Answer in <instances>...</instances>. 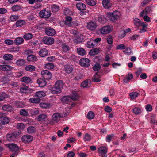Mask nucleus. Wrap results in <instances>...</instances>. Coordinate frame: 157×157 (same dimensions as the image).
<instances>
[{
	"mask_svg": "<svg viewBox=\"0 0 157 157\" xmlns=\"http://www.w3.org/2000/svg\"><path fill=\"white\" fill-rule=\"evenodd\" d=\"M3 57L4 59L7 61L12 60L13 58V56L12 55L9 54H5L3 56Z\"/></svg>",
	"mask_w": 157,
	"mask_h": 157,
	"instance_id": "35",
	"label": "nucleus"
},
{
	"mask_svg": "<svg viewBox=\"0 0 157 157\" xmlns=\"http://www.w3.org/2000/svg\"><path fill=\"white\" fill-rule=\"evenodd\" d=\"M62 102L67 104L69 103L71 101V98L69 96H64L61 99Z\"/></svg>",
	"mask_w": 157,
	"mask_h": 157,
	"instance_id": "24",
	"label": "nucleus"
},
{
	"mask_svg": "<svg viewBox=\"0 0 157 157\" xmlns=\"http://www.w3.org/2000/svg\"><path fill=\"white\" fill-rule=\"evenodd\" d=\"M91 83V81L89 79H87L82 82L81 86L84 88L89 87L90 86Z\"/></svg>",
	"mask_w": 157,
	"mask_h": 157,
	"instance_id": "20",
	"label": "nucleus"
},
{
	"mask_svg": "<svg viewBox=\"0 0 157 157\" xmlns=\"http://www.w3.org/2000/svg\"><path fill=\"white\" fill-rule=\"evenodd\" d=\"M46 95L45 93L43 91H38L36 92L35 94V97L41 98L44 97Z\"/></svg>",
	"mask_w": 157,
	"mask_h": 157,
	"instance_id": "36",
	"label": "nucleus"
},
{
	"mask_svg": "<svg viewBox=\"0 0 157 157\" xmlns=\"http://www.w3.org/2000/svg\"><path fill=\"white\" fill-rule=\"evenodd\" d=\"M28 132L29 134H33L36 133V130L35 128L33 126H29L27 129Z\"/></svg>",
	"mask_w": 157,
	"mask_h": 157,
	"instance_id": "38",
	"label": "nucleus"
},
{
	"mask_svg": "<svg viewBox=\"0 0 157 157\" xmlns=\"http://www.w3.org/2000/svg\"><path fill=\"white\" fill-rule=\"evenodd\" d=\"M76 6L78 9L79 10H85L86 8V5L82 2L77 3Z\"/></svg>",
	"mask_w": 157,
	"mask_h": 157,
	"instance_id": "18",
	"label": "nucleus"
},
{
	"mask_svg": "<svg viewBox=\"0 0 157 157\" xmlns=\"http://www.w3.org/2000/svg\"><path fill=\"white\" fill-rule=\"evenodd\" d=\"M124 53L128 55H130L131 52L132 51L131 49L129 48H127L125 49L124 51Z\"/></svg>",
	"mask_w": 157,
	"mask_h": 157,
	"instance_id": "61",
	"label": "nucleus"
},
{
	"mask_svg": "<svg viewBox=\"0 0 157 157\" xmlns=\"http://www.w3.org/2000/svg\"><path fill=\"white\" fill-rule=\"evenodd\" d=\"M33 138L29 135H25L23 136L21 139L23 142L25 143H29L32 141Z\"/></svg>",
	"mask_w": 157,
	"mask_h": 157,
	"instance_id": "13",
	"label": "nucleus"
},
{
	"mask_svg": "<svg viewBox=\"0 0 157 157\" xmlns=\"http://www.w3.org/2000/svg\"><path fill=\"white\" fill-rule=\"evenodd\" d=\"M64 70L66 73L70 74L72 72L73 68L71 65H66L64 66Z\"/></svg>",
	"mask_w": 157,
	"mask_h": 157,
	"instance_id": "23",
	"label": "nucleus"
},
{
	"mask_svg": "<svg viewBox=\"0 0 157 157\" xmlns=\"http://www.w3.org/2000/svg\"><path fill=\"white\" fill-rule=\"evenodd\" d=\"M20 114L23 116H27L29 115L28 112L25 109H22L20 111Z\"/></svg>",
	"mask_w": 157,
	"mask_h": 157,
	"instance_id": "50",
	"label": "nucleus"
},
{
	"mask_svg": "<svg viewBox=\"0 0 157 157\" xmlns=\"http://www.w3.org/2000/svg\"><path fill=\"white\" fill-rule=\"evenodd\" d=\"M92 80L94 82H98V72H96L95 74L93 75Z\"/></svg>",
	"mask_w": 157,
	"mask_h": 157,
	"instance_id": "49",
	"label": "nucleus"
},
{
	"mask_svg": "<svg viewBox=\"0 0 157 157\" xmlns=\"http://www.w3.org/2000/svg\"><path fill=\"white\" fill-rule=\"evenodd\" d=\"M61 115L58 113L53 114L52 116V120L50 121V123H57L59 120Z\"/></svg>",
	"mask_w": 157,
	"mask_h": 157,
	"instance_id": "5",
	"label": "nucleus"
},
{
	"mask_svg": "<svg viewBox=\"0 0 157 157\" xmlns=\"http://www.w3.org/2000/svg\"><path fill=\"white\" fill-rule=\"evenodd\" d=\"M16 63L18 65L22 66L25 64V61L22 59H19L16 61Z\"/></svg>",
	"mask_w": 157,
	"mask_h": 157,
	"instance_id": "45",
	"label": "nucleus"
},
{
	"mask_svg": "<svg viewBox=\"0 0 157 157\" xmlns=\"http://www.w3.org/2000/svg\"><path fill=\"white\" fill-rule=\"evenodd\" d=\"M125 48V45L124 44H120L117 45L116 47V49L118 50H122Z\"/></svg>",
	"mask_w": 157,
	"mask_h": 157,
	"instance_id": "63",
	"label": "nucleus"
},
{
	"mask_svg": "<svg viewBox=\"0 0 157 157\" xmlns=\"http://www.w3.org/2000/svg\"><path fill=\"white\" fill-rule=\"evenodd\" d=\"M71 98V100L74 101L77 100L78 99L79 96L78 94L75 91L73 92L72 94L70 97Z\"/></svg>",
	"mask_w": 157,
	"mask_h": 157,
	"instance_id": "29",
	"label": "nucleus"
},
{
	"mask_svg": "<svg viewBox=\"0 0 157 157\" xmlns=\"http://www.w3.org/2000/svg\"><path fill=\"white\" fill-rule=\"evenodd\" d=\"M21 8V6L20 5H14L11 7V9L13 11L16 12L20 10Z\"/></svg>",
	"mask_w": 157,
	"mask_h": 157,
	"instance_id": "42",
	"label": "nucleus"
},
{
	"mask_svg": "<svg viewBox=\"0 0 157 157\" xmlns=\"http://www.w3.org/2000/svg\"><path fill=\"white\" fill-rule=\"evenodd\" d=\"M7 94L5 93H2L0 94V99L1 101L4 100L7 97Z\"/></svg>",
	"mask_w": 157,
	"mask_h": 157,
	"instance_id": "59",
	"label": "nucleus"
},
{
	"mask_svg": "<svg viewBox=\"0 0 157 157\" xmlns=\"http://www.w3.org/2000/svg\"><path fill=\"white\" fill-rule=\"evenodd\" d=\"M77 51L79 55L82 56L85 55L86 53L85 50L82 48H77Z\"/></svg>",
	"mask_w": 157,
	"mask_h": 157,
	"instance_id": "32",
	"label": "nucleus"
},
{
	"mask_svg": "<svg viewBox=\"0 0 157 157\" xmlns=\"http://www.w3.org/2000/svg\"><path fill=\"white\" fill-rule=\"evenodd\" d=\"M102 3L103 7L105 9H109L111 7L112 4L110 0H103Z\"/></svg>",
	"mask_w": 157,
	"mask_h": 157,
	"instance_id": "21",
	"label": "nucleus"
},
{
	"mask_svg": "<svg viewBox=\"0 0 157 157\" xmlns=\"http://www.w3.org/2000/svg\"><path fill=\"white\" fill-rule=\"evenodd\" d=\"M107 148L105 146L99 147V155L101 157H107Z\"/></svg>",
	"mask_w": 157,
	"mask_h": 157,
	"instance_id": "4",
	"label": "nucleus"
},
{
	"mask_svg": "<svg viewBox=\"0 0 157 157\" xmlns=\"http://www.w3.org/2000/svg\"><path fill=\"white\" fill-rule=\"evenodd\" d=\"M62 46L63 52H67L69 50L70 48V47L68 45H66L64 44H62Z\"/></svg>",
	"mask_w": 157,
	"mask_h": 157,
	"instance_id": "47",
	"label": "nucleus"
},
{
	"mask_svg": "<svg viewBox=\"0 0 157 157\" xmlns=\"http://www.w3.org/2000/svg\"><path fill=\"white\" fill-rule=\"evenodd\" d=\"M47 118V116L44 114L39 115L37 117V120L39 122L44 121Z\"/></svg>",
	"mask_w": 157,
	"mask_h": 157,
	"instance_id": "34",
	"label": "nucleus"
},
{
	"mask_svg": "<svg viewBox=\"0 0 157 157\" xmlns=\"http://www.w3.org/2000/svg\"><path fill=\"white\" fill-rule=\"evenodd\" d=\"M83 76V74L82 73H78L77 74L76 76L75 77V78L76 80H78L81 79Z\"/></svg>",
	"mask_w": 157,
	"mask_h": 157,
	"instance_id": "62",
	"label": "nucleus"
},
{
	"mask_svg": "<svg viewBox=\"0 0 157 157\" xmlns=\"http://www.w3.org/2000/svg\"><path fill=\"white\" fill-rule=\"evenodd\" d=\"M55 86H56V87L59 88H60V89H61V88L63 87V86L62 81L60 80L57 81L55 83Z\"/></svg>",
	"mask_w": 157,
	"mask_h": 157,
	"instance_id": "41",
	"label": "nucleus"
},
{
	"mask_svg": "<svg viewBox=\"0 0 157 157\" xmlns=\"http://www.w3.org/2000/svg\"><path fill=\"white\" fill-rule=\"evenodd\" d=\"M25 24V21L24 20H19L16 21L15 23L17 27L22 26Z\"/></svg>",
	"mask_w": 157,
	"mask_h": 157,
	"instance_id": "26",
	"label": "nucleus"
},
{
	"mask_svg": "<svg viewBox=\"0 0 157 157\" xmlns=\"http://www.w3.org/2000/svg\"><path fill=\"white\" fill-rule=\"evenodd\" d=\"M50 88L51 92L53 94H58L61 92L60 88L56 87L55 85L51 87Z\"/></svg>",
	"mask_w": 157,
	"mask_h": 157,
	"instance_id": "15",
	"label": "nucleus"
},
{
	"mask_svg": "<svg viewBox=\"0 0 157 157\" xmlns=\"http://www.w3.org/2000/svg\"><path fill=\"white\" fill-rule=\"evenodd\" d=\"M89 54L91 56H94L98 54V49L93 48L90 50L89 52Z\"/></svg>",
	"mask_w": 157,
	"mask_h": 157,
	"instance_id": "40",
	"label": "nucleus"
},
{
	"mask_svg": "<svg viewBox=\"0 0 157 157\" xmlns=\"http://www.w3.org/2000/svg\"><path fill=\"white\" fill-rule=\"evenodd\" d=\"M29 101L31 103L37 104L40 101V99L38 98H32L29 99Z\"/></svg>",
	"mask_w": 157,
	"mask_h": 157,
	"instance_id": "37",
	"label": "nucleus"
},
{
	"mask_svg": "<svg viewBox=\"0 0 157 157\" xmlns=\"http://www.w3.org/2000/svg\"><path fill=\"white\" fill-rule=\"evenodd\" d=\"M99 21L103 24L106 22V19L103 16L100 15L99 16Z\"/></svg>",
	"mask_w": 157,
	"mask_h": 157,
	"instance_id": "51",
	"label": "nucleus"
},
{
	"mask_svg": "<svg viewBox=\"0 0 157 157\" xmlns=\"http://www.w3.org/2000/svg\"><path fill=\"white\" fill-rule=\"evenodd\" d=\"M30 112L31 114L33 115H36L38 114L39 113V110L36 109H31L30 111Z\"/></svg>",
	"mask_w": 157,
	"mask_h": 157,
	"instance_id": "64",
	"label": "nucleus"
},
{
	"mask_svg": "<svg viewBox=\"0 0 157 157\" xmlns=\"http://www.w3.org/2000/svg\"><path fill=\"white\" fill-rule=\"evenodd\" d=\"M48 54V51L46 49L44 48L40 50L39 52V56L41 57H44L47 56Z\"/></svg>",
	"mask_w": 157,
	"mask_h": 157,
	"instance_id": "19",
	"label": "nucleus"
},
{
	"mask_svg": "<svg viewBox=\"0 0 157 157\" xmlns=\"http://www.w3.org/2000/svg\"><path fill=\"white\" fill-rule=\"evenodd\" d=\"M28 87L27 86H23L20 88V90L21 93H25L26 91L28 90Z\"/></svg>",
	"mask_w": 157,
	"mask_h": 157,
	"instance_id": "56",
	"label": "nucleus"
},
{
	"mask_svg": "<svg viewBox=\"0 0 157 157\" xmlns=\"http://www.w3.org/2000/svg\"><path fill=\"white\" fill-rule=\"evenodd\" d=\"M80 65L84 67H87L90 64V60L86 58L81 59L79 61Z\"/></svg>",
	"mask_w": 157,
	"mask_h": 157,
	"instance_id": "7",
	"label": "nucleus"
},
{
	"mask_svg": "<svg viewBox=\"0 0 157 157\" xmlns=\"http://www.w3.org/2000/svg\"><path fill=\"white\" fill-rule=\"evenodd\" d=\"M140 23L141 21L140 20L137 18H135L134 20V23L135 25L136 26H140Z\"/></svg>",
	"mask_w": 157,
	"mask_h": 157,
	"instance_id": "57",
	"label": "nucleus"
},
{
	"mask_svg": "<svg viewBox=\"0 0 157 157\" xmlns=\"http://www.w3.org/2000/svg\"><path fill=\"white\" fill-rule=\"evenodd\" d=\"M46 34L49 36H53L56 34L55 29L51 27H47L45 29Z\"/></svg>",
	"mask_w": 157,
	"mask_h": 157,
	"instance_id": "8",
	"label": "nucleus"
},
{
	"mask_svg": "<svg viewBox=\"0 0 157 157\" xmlns=\"http://www.w3.org/2000/svg\"><path fill=\"white\" fill-rule=\"evenodd\" d=\"M21 131H16L8 133L6 136L7 140L9 141H14L20 137Z\"/></svg>",
	"mask_w": 157,
	"mask_h": 157,
	"instance_id": "1",
	"label": "nucleus"
},
{
	"mask_svg": "<svg viewBox=\"0 0 157 157\" xmlns=\"http://www.w3.org/2000/svg\"><path fill=\"white\" fill-rule=\"evenodd\" d=\"M25 127V125L22 123H18L17 125V128L18 129L23 130Z\"/></svg>",
	"mask_w": 157,
	"mask_h": 157,
	"instance_id": "58",
	"label": "nucleus"
},
{
	"mask_svg": "<svg viewBox=\"0 0 157 157\" xmlns=\"http://www.w3.org/2000/svg\"><path fill=\"white\" fill-rule=\"evenodd\" d=\"M10 121L9 119L7 117H0V124L5 125L8 124Z\"/></svg>",
	"mask_w": 157,
	"mask_h": 157,
	"instance_id": "17",
	"label": "nucleus"
},
{
	"mask_svg": "<svg viewBox=\"0 0 157 157\" xmlns=\"http://www.w3.org/2000/svg\"><path fill=\"white\" fill-rule=\"evenodd\" d=\"M41 74L43 78L46 80L50 79L52 76L50 72L47 70H43L41 72Z\"/></svg>",
	"mask_w": 157,
	"mask_h": 157,
	"instance_id": "6",
	"label": "nucleus"
},
{
	"mask_svg": "<svg viewBox=\"0 0 157 157\" xmlns=\"http://www.w3.org/2000/svg\"><path fill=\"white\" fill-rule=\"evenodd\" d=\"M40 106L43 108L47 109L51 107V105L48 103H42L40 104Z\"/></svg>",
	"mask_w": 157,
	"mask_h": 157,
	"instance_id": "44",
	"label": "nucleus"
},
{
	"mask_svg": "<svg viewBox=\"0 0 157 157\" xmlns=\"http://www.w3.org/2000/svg\"><path fill=\"white\" fill-rule=\"evenodd\" d=\"M94 62L96 63L93 67V69L95 71H98V63H97L98 61V57L96 56L94 59Z\"/></svg>",
	"mask_w": 157,
	"mask_h": 157,
	"instance_id": "33",
	"label": "nucleus"
},
{
	"mask_svg": "<svg viewBox=\"0 0 157 157\" xmlns=\"http://www.w3.org/2000/svg\"><path fill=\"white\" fill-rule=\"evenodd\" d=\"M33 36L31 33H25L23 36L24 38L26 40H29L31 39Z\"/></svg>",
	"mask_w": 157,
	"mask_h": 157,
	"instance_id": "48",
	"label": "nucleus"
},
{
	"mask_svg": "<svg viewBox=\"0 0 157 157\" xmlns=\"http://www.w3.org/2000/svg\"><path fill=\"white\" fill-rule=\"evenodd\" d=\"M45 67L48 69H52L54 67V65L52 63H48L46 64Z\"/></svg>",
	"mask_w": 157,
	"mask_h": 157,
	"instance_id": "55",
	"label": "nucleus"
},
{
	"mask_svg": "<svg viewBox=\"0 0 157 157\" xmlns=\"http://www.w3.org/2000/svg\"><path fill=\"white\" fill-rule=\"evenodd\" d=\"M37 82L39 84L40 86L43 87L46 85L47 82L45 80V79H43L41 78H40L37 80Z\"/></svg>",
	"mask_w": 157,
	"mask_h": 157,
	"instance_id": "22",
	"label": "nucleus"
},
{
	"mask_svg": "<svg viewBox=\"0 0 157 157\" xmlns=\"http://www.w3.org/2000/svg\"><path fill=\"white\" fill-rule=\"evenodd\" d=\"M25 70L29 71H33L35 69V67L33 65H29L26 66L25 67Z\"/></svg>",
	"mask_w": 157,
	"mask_h": 157,
	"instance_id": "43",
	"label": "nucleus"
},
{
	"mask_svg": "<svg viewBox=\"0 0 157 157\" xmlns=\"http://www.w3.org/2000/svg\"><path fill=\"white\" fill-rule=\"evenodd\" d=\"M112 30V28L109 25L105 26L101 29V32L102 34H106L109 33Z\"/></svg>",
	"mask_w": 157,
	"mask_h": 157,
	"instance_id": "9",
	"label": "nucleus"
},
{
	"mask_svg": "<svg viewBox=\"0 0 157 157\" xmlns=\"http://www.w3.org/2000/svg\"><path fill=\"white\" fill-rule=\"evenodd\" d=\"M43 42L45 44L51 45L54 42V39L50 37H45L43 39Z\"/></svg>",
	"mask_w": 157,
	"mask_h": 157,
	"instance_id": "10",
	"label": "nucleus"
},
{
	"mask_svg": "<svg viewBox=\"0 0 157 157\" xmlns=\"http://www.w3.org/2000/svg\"><path fill=\"white\" fill-rule=\"evenodd\" d=\"M133 78V75L131 73H128V76H126V77L124 79V81L125 83H127L131 80Z\"/></svg>",
	"mask_w": 157,
	"mask_h": 157,
	"instance_id": "27",
	"label": "nucleus"
},
{
	"mask_svg": "<svg viewBox=\"0 0 157 157\" xmlns=\"http://www.w3.org/2000/svg\"><path fill=\"white\" fill-rule=\"evenodd\" d=\"M97 26V24L93 22H90L87 23V28L91 31L94 30L96 28Z\"/></svg>",
	"mask_w": 157,
	"mask_h": 157,
	"instance_id": "11",
	"label": "nucleus"
},
{
	"mask_svg": "<svg viewBox=\"0 0 157 157\" xmlns=\"http://www.w3.org/2000/svg\"><path fill=\"white\" fill-rule=\"evenodd\" d=\"M8 147L13 152L17 153L19 152V147L14 144H9Z\"/></svg>",
	"mask_w": 157,
	"mask_h": 157,
	"instance_id": "12",
	"label": "nucleus"
},
{
	"mask_svg": "<svg viewBox=\"0 0 157 157\" xmlns=\"http://www.w3.org/2000/svg\"><path fill=\"white\" fill-rule=\"evenodd\" d=\"M2 109L4 111L11 112L13 110V108L9 105H5L2 106Z\"/></svg>",
	"mask_w": 157,
	"mask_h": 157,
	"instance_id": "16",
	"label": "nucleus"
},
{
	"mask_svg": "<svg viewBox=\"0 0 157 157\" xmlns=\"http://www.w3.org/2000/svg\"><path fill=\"white\" fill-rule=\"evenodd\" d=\"M133 113L136 115H138L141 113V110L140 109L135 107L133 109Z\"/></svg>",
	"mask_w": 157,
	"mask_h": 157,
	"instance_id": "53",
	"label": "nucleus"
},
{
	"mask_svg": "<svg viewBox=\"0 0 157 157\" xmlns=\"http://www.w3.org/2000/svg\"><path fill=\"white\" fill-rule=\"evenodd\" d=\"M94 114L93 112L92 111H90L88 113L87 115V117L88 119H91L94 118Z\"/></svg>",
	"mask_w": 157,
	"mask_h": 157,
	"instance_id": "54",
	"label": "nucleus"
},
{
	"mask_svg": "<svg viewBox=\"0 0 157 157\" xmlns=\"http://www.w3.org/2000/svg\"><path fill=\"white\" fill-rule=\"evenodd\" d=\"M24 39L21 37L16 38L14 40V43L16 45H20L24 42Z\"/></svg>",
	"mask_w": 157,
	"mask_h": 157,
	"instance_id": "25",
	"label": "nucleus"
},
{
	"mask_svg": "<svg viewBox=\"0 0 157 157\" xmlns=\"http://www.w3.org/2000/svg\"><path fill=\"white\" fill-rule=\"evenodd\" d=\"M91 139V136L88 133H86L84 136V140L85 141H89Z\"/></svg>",
	"mask_w": 157,
	"mask_h": 157,
	"instance_id": "60",
	"label": "nucleus"
},
{
	"mask_svg": "<svg viewBox=\"0 0 157 157\" xmlns=\"http://www.w3.org/2000/svg\"><path fill=\"white\" fill-rule=\"evenodd\" d=\"M27 59L28 61L34 62L37 60V57L34 55H30L28 56Z\"/></svg>",
	"mask_w": 157,
	"mask_h": 157,
	"instance_id": "28",
	"label": "nucleus"
},
{
	"mask_svg": "<svg viewBox=\"0 0 157 157\" xmlns=\"http://www.w3.org/2000/svg\"><path fill=\"white\" fill-rule=\"evenodd\" d=\"M12 67L9 65L6 64H2L0 65V70L3 71H10L12 70Z\"/></svg>",
	"mask_w": 157,
	"mask_h": 157,
	"instance_id": "14",
	"label": "nucleus"
},
{
	"mask_svg": "<svg viewBox=\"0 0 157 157\" xmlns=\"http://www.w3.org/2000/svg\"><path fill=\"white\" fill-rule=\"evenodd\" d=\"M21 81L26 83H31L32 81L31 78L28 77H24L21 78Z\"/></svg>",
	"mask_w": 157,
	"mask_h": 157,
	"instance_id": "31",
	"label": "nucleus"
},
{
	"mask_svg": "<svg viewBox=\"0 0 157 157\" xmlns=\"http://www.w3.org/2000/svg\"><path fill=\"white\" fill-rule=\"evenodd\" d=\"M40 16L42 18H48L51 15V11L48 8H45L40 11L39 13Z\"/></svg>",
	"mask_w": 157,
	"mask_h": 157,
	"instance_id": "2",
	"label": "nucleus"
},
{
	"mask_svg": "<svg viewBox=\"0 0 157 157\" xmlns=\"http://www.w3.org/2000/svg\"><path fill=\"white\" fill-rule=\"evenodd\" d=\"M51 9L52 12L55 13L58 12L59 9V6L56 5H52L51 6Z\"/></svg>",
	"mask_w": 157,
	"mask_h": 157,
	"instance_id": "46",
	"label": "nucleus"
},
{
	"mask_svg": "<svg viewBox=\"0 0 157 157\" xmlns=\"http://www.w3.org/2000/svg\"><path fill=\"white\" fill-rule=\"evenodd\" d=\"M108 16L110 17V20L114 22L118 19L120 15V13L117 11H115L113 13H107Z\"/></svg>",
	"mask_w": 157,
	"mask_h": 157,
	"instance_id": "3",
	"label": "nucleus"
},
{
	"mask_svg": "<svg viewBox=\"0 0 157 157\" xmlns=\"http://www.w3.org/2000/svg\"><path fill=\"white\" fill-rule=\"evenodd\" d=\"M86 2L88 5L93 6L96 5V2L92 0H85Z\"/></svg>",
	"mask_w": 157,
	"mask_h": 157,
	"instance_id": "52",
	"label": "nucleus"
},
{
	"mask_svg": "<svg viewBox=\"0 0 157 157\" xmlns=\"http://www.w3.org/2000/svg\"><path fill=\"white\" fill-rule=\"evenodd\" d=\"M139 95V93L135 92H132L129 94V95L131 99H135Z\"/></svg>",
	"mask_w": 157,
	"mask_h": 157,
	"instance_id": "39",
	"label": "nucleus"
},
{
	"mask_svg": "<svg viewBox=\"0 0 157 157\" xmlns=\"http://www.w3.org/2000/svg\"><path fill=\"white\" fill-rule=\"evenodd\" d=\"M106 40L107 43L110 45L109 47L111 48L113 46L112 44L113 41L112 36L111 35L108 36L106 38Z\"/></svg>",
	"mask_w": 157,
	"mask_h": 157,
	"instance_id": "30",
	"label": "nucleus"
}]
</instances>
